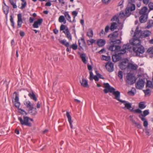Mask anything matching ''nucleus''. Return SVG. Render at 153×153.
<instances>
[{
  "label": "nucleus",
  "mask_w": 153,
  "mask_h": 153,
  "mask_svg": "<svg viewBox=\"0 0 153 153\" xmlns=\"http://www.w3.org/2000/svg\"><path fill=\"white\" fill-rule=\"evenodd\" d=\"M66 115L68 119V120L69 122L70 126L71 128H73V127L72 125V122L71 120V116L70 115L68 111L66 112Z\"/></svg>",
  "instance_id": "nucleus-23"
},
{
  "label": "nucleus",
  "mask_w": 153,
  "mask_h": 153,
  "mask_svg": "<svg viewBox=\"0 0 153 153\" xmlns=\"http://www.w3.org/2000/svg\"><path fill=\"white\" fill-rule=\"evenodd\" d=\"M19 34L20 36L22 37H24L25 35V33L22 30L20 31Z\"/></svg>",
  "instance_id": "nucleus-58"
},
{
  "label": "nucleus",
  "mask_w": 153,
  "mask_h": 153,
  "mask_svg": "<svg viewBox=\"0 0 153 153\" xmlns=\"http://www.w3.org/2000/svg\"><path fill=\"white\" fill-rule=\"evenodd\" d=\"M136 79L133 74L128 73L126 77V82L129 85H132L134 83Z\"/></svg>",
  "instance_id": "nucleus-6"
},
{
  "label": "nucleus",
  "mask_w": 153,
  "mask_h": 153,
  "mask_svg": "<svg viewBox=\"0 0 153 153\" xmlns=\"http://www.w3.org/2000/svg\"><path fill=\"white\" fill-rule=\"evenodd\" d=\"M87 35L89 38L92 37L93 35V31L91 28H89L87 32Z\"/></svg>",
  "instance_id": "nucleus-34"
},
{
  "label": "nucleus",
  "mask_w": 153,
  "mask_h": 153,
  "mask_svg": "<svg viewBox=\"0 0 153 153\" xmlns=\"http://www.w3.org/2000/svg\"><path fill=\"white\" fill-rule=\"evenodd\" d=\"M117 26V24L116 22H113L111 23L110 29L111 31H113L116 29Z\"/></svg>",
  "instance_id": "nucleus-26"
},
{
  "label": "nucleus",
  "mask_w": 153,
  "mask_h": 153,
  "mask_svg": "<svg viewBox=\"0 0 153 153\" xmlns=\"http://www.w3.org/2000/svg\"><path fill=\"white\" fill-rule=\"evenodd\" d=\"M146 87L149 88L153 87V85L152 82L150 81L147 80L146 83Z\"/></svg>",
  "instance_id": "nucleus-39"
},
{
  "label": "nucleus",
  "mask_w": 153,
  "mask_h": 153,
  "mask_svg": "<svg viewBox=\"0 0 153 153\" xmlns=\"http://www.w3.org/2000/svg\"><path fill=\"white\" fill-rule=\"evenodd\" d=\"M149 113V110H144L143 111V117H145L147 115H148Z\"/></svg>",
  "instance_id": "nucleus-46"
},
{
  "label": "nucleus",
  "mask_w": 153,
  "mask_h": 153,
  "mask_svg": "<svg viewBox=\"0 0 153 153\" xmlns=\"http://www.w3.org/2000/svg\"><path fill=\"white\" fill-rule=\"evenodd\" d=\"M142 31L141 30H139L138 27H137L136 29L134 35V38L139 39L140 38H142Z\"/></svg>",
  "instance_id": "nucleus-9"
},
{
  "label": "nucleus",
  "mask_w": 153,
  "mask_h": 153,
  "mask_svg": "<svg viewBox=\"0 0 153 153\" xmlns=\"http://www.w3.org/2000/svg\"><path fill=\"white\" fill-rule=\"evenodd\" d=\"M145 95H150V91L149 89H147L146 90H143Z\"/></svg>",
  "instance_id": "nucleus-44"
},
{
  "label": "nucleus",
  "mask_w": 153,
  "mask_h": 153,
  "mask_svg": "<svg viewBox=\"0 0 153 153\" xmlns=\"http://www.w3.org/2000/svg\"><path fill=\"white\" fill-rule=\"evenodd\" d=\"M138 67V66L136 64H134L131 63H128V69L131 71L136 70Z\"/></svg>",
  "instance_id": "nucleus-17"
},
{
  "label": "nucleus",
  "mask_w": 153,
  "mask_h": 153,
  "mask_svg": "<svg viewBox=\"0 0 153 153\" xmlns=\"http://www.w3.org/2000/svg\"><path fill=\"white\" fill-rule=\"evenodd\" d=\"M34 19L32 17H30L29 18V21L30 23H32L34 21Z\"/></svg>",
  "instance_id": "nucleus-62"
},
{
  "label": "nucleus",
  "mask_w": 153,
  "mask_h": 153,
  "mask_svg": "<svg viewBox=\"0 0 153 153\" xmlns=\"http://www.w3.org/2000/svg\"><path fill=\"white\" fill-rule=\"evenodd\" d=\"M24 104L28 108V111L29 114L33 115H35L36 114V108H34L33 105L30 101L26 100L24 101Z\"/></svg>",
  "instance_id": "nucleus-3"
},
{
  "label": "nucleus",
  "mask_w": 153,
  "mask_h": 153,
  "mask_svg": "<svg viewBox=\"0 0 153 153\" xmlns=\"http://www.w3.org/2000/svg\"><path fill=\"white\" fill-rule=\"evenodd\" d=\"M102 60L109 61L111 60V57L110 56H106L105 55H102Z\"/></svg>",
  "instance_id": "nucleus-40"
},
{
  "label": "nucleus",
  "mask_w": 153,
  "mask_h": 153,
  "mask_svg": "<svg viewBox=\"0 0 153 153\" xmlns=\"http://www.w3.org/2000/svg\"><path fill=\"white\" fill-rule=\"evenodd\" d=\"M110 28L108 25H107L105 27V31L106 33H107L108 32L109 29Z\"/></svg>",
  "instance_id": "nucleus-52"
},
{
  "label": "nucleus",
  "mask_w": 153,
  "mask_h": 153,
  "mask_svg": "<svg viewBox=\"0 0 153 153\" xmlns=\"http://www.w3.org/2000/svg\"><path fill=\"white\" fill-rule=\"evenodd\" d=\"M59 3L62 4V5L63 6L65 4V2L63 0H58Z\"/></svg>",
  "instance_id": "nucleus-64"
},
{
  "label": "nucleus",
  "mask_w": 153,
  "mask_h": 153,
  "mask_svg": "<svg viewBox=\"0 0 153 153\" xmlns=\"http://www.w3.org/2000/svg\"><path fill=\"white\" fill-rule=\"evenodd\" d=\"M144 81L142 79H139L136 82L135 86L137 89H141L144 86Z\"/></svg>",
  "instance_id": "nucleus-11"
},
{
  "label": "nucleus",
  "mask_w": 153,
  "mask_h": 153,
  "mask_svg": "<svg viewBox=\"0 0 153 153\" xmlns=\"http://www.w3.org/2000/svg\"><path fill=\"white\" fill-rule=\"evenodd\" d=\"M128 93L129 95L131 96H133L134 95V92L132 91H128Z\"/></svg>",
  "instance_id": "nucleus-57"
},
{
  "label": "nucleus",
  "mask_w": 153,
  "mask_h": 153,
  "mask_svg": "<svg viewBox=\"0 0 153 153\" xmlns=\"http://www.w3.org/2000/svg\"><path fill=\"white\" fill-rule=\"evenodd\" d=\"M118 36V33H117V31H116L114 32L113 33L109 35L108 37L110 38V41H111L112 40L115 39Z\"/></svg>",
  "instance_id": "nucleus-16"
},
{
  "label": "nucleus",
  "mask_w": 153,
  "mask_h": 153,
  "mask_svg": "<svg viewBox=\"0 0 153 153\" xmlns=\"http://www.w3.org/2000/svg\"><path fill=\"white\" fill-rule=\"evenodd\" d=\"M148 14H144L141 15L139 18V21L140 23L146 22L147 20Z\"/></svg>",
  "instance_id": "nucleus-15"
},
{
  "label": "nucleus",
  "mask_w": 153,
  "mask_h": 153,
  "mask_svg": "<svg viewBox=\"0 0 153 153\" xmlns=\"http://www.w3.org/2000/svg\"><path fill=\"white\" fill-rule=\"evenodd\" d=\"M18 21H17V26L18 28H20L22 26V25L23 22L22 19V15L20 13L18 14L17 15Z\"/></svg>",
  "instance_id": "nucleus-18"
},
{
  "label": "nucleus",
  "mask_w": 153,
  "mask_h": 153,
  "mask_svg": "<svg viewBox=\"0 0 153 153\" xmlns=\"http://www.w3.org/2000/svg\"><path fill=\"white\" fill-rule=\"evenodd\" d=\"M148 53L150 54H153V47H151L148 49L147 51Z\"/></svg>",
  "instance_id": "nucleus-48"
},
{
  "label": "nucleus",
  "mask_w": 153,
  "mask_h": 153,
  "mask_svg": "<svg viewBox=\"0 0 153 153\" xmlns=\"http://www.w3.org/2000/svg\"><path fill=\"white\" fill-rule=\"evenodd\" d=\"M121 42V41L119 39H116L115 40H113L111 41L110 42V43L111 44H113L114 45H117L120 44Z\"/></svg>",
  "instance_id": "nucleus-35"
},
{
  "label": "nucleus",
  "mask_w": 153,
  "mask_h": 153,
  "mask_svg": "<svg viewBox=\"0 0 153 153\" xmlns=\"http://www.w3.org/2000/svg\"><path fill=\"white\" fill-rule=\"evenodd\" d=\"M80 57L84 63L86 64L87 63V61L86 59V55L85 53H81L80 55Z\"/></svg>",
  "instance_id": "nucleus-31"
},
{
  "label": "nucleus",
  "mask_w": 153,
  "mask_h": 153,
  "mask_svg": "<svg viewBox=\"0 0 153 153\" xmlns=\"http://www.w3.org/2000/svg\"><path fill=\"white\" fill-rule=\"evenodd\" d=\"M152 27H153V20H149L147 23L146 28L149 29Z\"/></svg>",
  "instance_id": "nucleus-37"
},
{
  "label": "nucleus",
  "mask_w": 153,
  "mask_h": 153,
  "mask_svg": "<svg viewBox=\"0 0 153 153\" xmlns=\"http://www.w3.org/2000/svg\"><path fill=\"white\" fill-rule=\"evenodd\" d=\"M134 111L135 113L141 114L142 112V111L139 108L135 109Z\"/></svg>",
  "instance_id": "nucleus-50"
},
{
  "label": "nucleus",
  "mask_w": 153,
  "mask_h": 153,
  "mask_svg": "<svg viewBox=\"0 0 153 153\" xmlns=\"http://www.w3.org/2000/svg\"><path fill=\"white\" fill-rule=\"evenodd\" d=\"M123 72L120 71H119L118 74V76L120 78L121 81V80H123Z\"/></svg>",
  "instance_id": "nucleus-42"
},
{
  "label": "nucleus",
  "mask_w": 153,
  "mask_h": 153,
  "mask_svg": "<svg viewBox=\"0 0 153 153\" xmlns=\"http://www.w3.org/2000/svg\"><path fill=\"white\" fill-rule=\"evenodd\" d=\"M3 8L4 12L5 14L6 17H7V15L9 12V8L5 4H4V6H3Z\"/></svg>",
  "instance_id": "nucleus-28"
},
{
  "label": "nucleus",
  "mask_w": 153,
  "mask_h": 153,
  "mask_svg": "<svg viewBox=\"0 0 153 153\" xmlns=\"http://www.w3.org/2000/svg\"><path fill=\"white\" fill-rule=\"evenodd\" d=\"M59 42L60 43L65 45L67 47H68L69 46V43L68 42H66V41L65 40H59Z\"/></svg>",
  "instance_id": "nucleus-33"
},
{
  "label": "nucleus",
  "mask_w": 153,
  "mask_h": 153,
  "mask_svg": "<svg viewBox=\"0 0 153 153\" xmlns=\"http://www.w3.org/2000/svg\"><path fill=\"white\" fill-rule=\"evenodd\" d=\"M143 126L145 127H147L148 125V123L147 121L146 120H145L143 122Z\"/></svg>",
  "instance_id": "nucleus-60"
},
{
  "label": "nucleus",
  "mask_w": 153,
  "mask_h": 153,
  "mask_svg": "<svg viewBox=\"0 0 153 153\" xmlns=\"http://www.w3.org/2000/svg\"><path fill=\"white\" fill-rule=\"evenodd\" d=\"M128 60L126 61L124 60L121 62L119 65V66L120 68L122 70L126 69V68H128Z\"/></svg>",
  "instance_id": "nucleus-14"
},
{
  "label": "nucleus",
  "mask_w": 153,
  "mask_h": 153,
  "mask_svg": "<svg viewBox=\"0 0 153 153\" xmlns=\"http://www.w3.org/2000/svg\"><path fill=\"white\" fill-rule=\"evenodd\" d=\"M63 32L65 34L67 37L68 39L70 40H71V36L68 27L65 29V31H63Z\"/></svg>",
  "instance_id": "nucleus-21"
},
{
  "label": "nucleus",
  "mask_w": 153,
  "mask_h": 153,
  "mask_svg": "<svg viewBox=\"0 0 153 153\" xmlns=\"http://www.w3.org/2000/svg\"><path fill=\"white\" fill-rule=\"evenodd\" d=\"M13 95H15V98L14 99V101H13V102H14L15 106L16 108H19L20 106V103L19 102L18 94L16 92H14Z\"/></svg>",
  "instance_id": "nucleus-10"
},
{
  "label": "nucleus",
  "mask_w": 153,
  "mask_h": 153,
  "mask_svg": "<svg viewBox=\"0 0 153 153\" xmlns=\"http://www.w3.org/2000/svg\"><path fill=\"white\" fill-rule=\"evenodd\" d=\"M148 6L150 8V10H153V3L152 2L150 3L149 5Z\"/></svg>",
  "instance_id": "nucleus-54"
},
{
  "label": "nucleus",
  "mask_w": 153,
  "mask_h": 153,
  "mask_svg": "<svg viewBox=\"0 0 153 153\" xmlns=\"http://www.w3.org/2000/svg\"><path fill=\"white\" fill-rule=\"evenodd\" d=\"M105 89L103 91L105 93L107 94L108 92L113 93V94L115 96L114 99L118 100L122 103H125L126 102V101L122 100L120 99V93L118 91H115V89L113 87H111L109 84L108 83H104L103 84Z\"/></svg>",
  "instance_id": "nucleus-1"
},
{
  "label": "nucleus",
  "mask_w": 153,
  "mask_h": 153,
  "mask_svg": "<svg viewBox=\"0 0 153 153\" xmlns=\"http://www.w3.org/2000/svg\"><path fill=\"white\" fill-rule=\"evenodd\" d=\"M22 1V6L20 8L21 9H23L26 7L27 5V3L25 0Z\"/></svg>",
  "instance_id": "nucleus-41"
},
{
  "label": "nucleus",
  "mask_w": 153,
  "mask_h": 153,
  "mask_svg": "<svg viewBox=\"0 0 153 153\" xmlns=\"http://www.w3.org/2000/svg\"><path fill=\"white\" fill-rule=\"evenodd\" d=\"M70 48H72L74 50H76L77 48V46L76 44H73L70 47Z\"/></svg>",
  "instance_id": "nucleus-49"
},
{
  "label": "nucleus",
  "mask_w": 153,
  "mask_h": 153,
  "mask_svg": "<svg viewBox=\"0 0 153 153\" xmlns=\"http://www.w3.org/2000/svg\"><path fill=\"white\" fill-rule=\"evenodd\" d=\"M139 107L141 109L145 108L146 105L145 104V102H140L139 104Z\"/></svg>",
  "instance_id": "nucleus-36"
},
{
  "label": "nucleus",
  "mask_w": 153,
  "mask_h": 153,
  "mask_svg": "<svg viewBox=\"0 0 153 153\" xmlns=\"http://www.w3.org/2000/svg\"><path fill=\"white\" fill-rule=\"evenodd\" d=\"M148 8L146 7H144L139 11V13L140 15H143L144 14H148L147 13V11Z\"/></svg>",
  "instance_id": "nucleus-25"
},
{
  "label": "nucleus",
  "mask_w": 153,
  "mask_h": 153,
  "mask_svg": "<svg viewBox=\"0 0 153 153\" xmlns=\"http://www.w3.org/2000/svg\"><path fill=\"white\" fill-rule=\"evenodd\" d=\"M111 21H116L117 22H119V19H118V18L117 16H113V18L111 19Z\"/></svg>",
  "instance_id": "nucleus-47"
},
{
  "label": "nucleus",
  "mask_w": 153,
  "mask_h": 153,
  "mask_svg": "<svg viewBox=\"0 0 153 153\" xmlns=\"http://www.w3.org/2000/svg\"><path fill=\"white\" fill-rule=\"evenodd\" d=\"M111 0H102V2L103 3L105 4H108L109 2Z\"/></svg>",
  "instance_id": "nucleus-61"
},
{
  "label": "nucleus",
  "mask_w": 153,
  "mask_h": 153,
  "mask_svg": "<svg viewBox=\"0 0 153 153\" xmlns=\"http://www.w3.org/2000/svg\"><path fill=\"white\" fill-rule=\"evenodd\" d=\"M129 42L130 44L134 46V47L141 45V41L139 39L133 38V39L130 40Z\"/></svg>",
  "instance_id": "nucleus-8"
},
{
  "label": "nucleus",
  "mask_w": 153,
  "mask_h": 153,
  "mask_svg": "<svg viewBox=\"0 0 153 153\" xmlns=\"http://www.w3.org/2000/svg\"><path fill=\"white\" fill-rule=\"evenodd\" d=\"M10 21L11 23V25L13 27V28H14V23L13 22V18L12 17V15L10 16Z\"/></svg>",
  "instance_id": "nucleus-45"
},
{
  "label": "nucleus",
  "mask_w": 153,
  "mask_h": 153,
  "mask_svg": "<svg viewBox=\"0 0 153 153\" xmlns=\"http://www.w3.org/2000/svg\"><path fill=\"white\" fill-rule=\"evenodd\" d=\"M126 16L127 17L125 14H124V13L123 12H120V18H123L125 17V16Z\"/></svg>",
  "instance_id": "nucleus-51"
},
{
  "label": "nucleus",
  "mask_w": 153,
  "mask_h": 153,
  "mask_svg": "<svg viewBox=\"0 0 153 153\" xmlns=\"http://www.w3.org/2000/svg\"><path fill=\"white\" fill-rule=\"evenodd\" d=\"M139 117L141 119V120L143 122H144L145 120H146L144 118L145 117H143V114H142L139 115Z\"/></svg>",
  "instance_id": "nucleus-53"
},
{
  "label": "nucleus",
  "mask_w": 153,
  "mask_h": 153,
  "mask_svg": "<svg viewBox=\"0 0 153 153\" xmlns=\"http://www.w3.org/2000/svg\"><path fill=\"white\" fill-rule=\"evenodd\" d=\"M135 9V5L132 3H128L125 10V13L127 17L131 14V12L134 10Z\"/></svg>",
  "instance_id": "nucleus-5"
},
{
  "label": "nucleus",
  "mask_w": 153,
  "mask_h": 153,
  "mask_svg": "<svg viewBox=\"0 0 153 153\" xmlns=\"http://www.w3.org/2000/svg\"><path fill=\"white\" fill-rule=\"evenodd\" d=\"M64 15V17H65L68 21L70 22H72V21L71 20V17L69 14V12L68 11H66L63 13Z\"/></svg>",
  "instance_id": "nucleus-24"
},
{
  "label": "nucleus",
  "mask_w": 153,
  "mask_h": 153,
  "mask_svg": "<svg viewBox=\"0 0 153 153\" xmlns=\"http://www.w3.org/2000/svg\"><path fill=\"white\" fill-rule=\"evenodd\" d=\"M60 23L63 22L64 24H65L66 23V20L65 19L64 16H60L58 19Z\"/></svg>",
  "instance_id": "nucleus-30"
},
{
  "label": "nucleus",
  "mask_w": 153,
  "mask_h": 153,
  "mask_svg": "<svg viewBox=\"0 0 153 153\" xmlns=\"http://www.w3.org/2000/svg\"><path fill=\"white\" fill-rule=\"evenodd\" d=\"M80 83L81 84V85L82 86L84 87H88L89 86L88 84V82L87 81L84 79V78H82V80H80Z\"/></svg>",
  "instance_id": "nucleus-19"
},
{
  "label": "nucleus",
  "mask_w": 153,
  "mask_h": 153,
  "mask_svg": "<svg viewBox=\"0 0 153 153\" xmlns=\"http://www.w3.org/2000/svg\"><path fill=\"white\" fill-rule=\"evenodd\" d=\"M93 74L92 71L90 72V76H89V79L90 80H92L93 79Z\"/></svg>",
  "instance_id": "nucleus-56"
},
{
  "label": "nucleus",
  "mask_w": 153,
  "mask_h": 153,
  "mask_svg": "<svg viewBox=\"0 0 153 153\" xmlns=\"http://www.w3.org/2000/svg\"><path fill=\"white\" fill-rule=\"evenodd\" d=\"M151 33L149 30L142 31V38L143 37H146L149 36L151 34Z\"/></svg>",
  "instance_id": "nucleus-27"
},
{
  "label": "nucleus",
  "mask_w": 153,
  "mask_h": 153,
  "mask_svg": "<svg viewBox=\"0 0 153 153\" xmlns=\"http://www.w3.org/2000/svg\"><path fill=\"white\" fill-rule=\"evenodd\" d=\"M119 54H115L112 56V59L113 62H116L120 60L121 57Z\"/></svg>",
  "instance_id": "nucleus-20"
},
{
  "label": "nucleus",
  "mask_w": 153,
  "mask_h": 153,
  "mask_svg": "<svg viewBox=\"0 0 153 153\" xmlns=\"http://www.w3.org/2000/svg\"><path fill=\"white\" fill-rule=\"evenodd\" d=\"M95 42V40L93 39H91L90 40H88L87 43L88 45H90L91 44L92 45Z\"/></svg>",
  "instance_id": "nucleus-43"
},
{
  "label": "nucleus",
  "mask_w": 153,
  "mask_h": 153,
  "mask_svg": "<svg viewBox=\"0 0 153 153\" xmlns=\"http://www.w3.org/2000/svg\"><path fill=\"white\" fill-rule=\"evenodd\" d=\"M97 75L100 79H104V77H103V76L101 74H100L98 73H96Z\"/></svg>",
  "instance_id": "nucleus-63"
},
{
  "label": "nucleus",
  "mask_w": 153,
  "mask_h": 153,
  "mask_svg": "<svg viewBox=\"0 0 153 153\" xmlns=\"http://www.w3.org/2000/svg\"><path fill=\"white\" fill-rule=\"evenodd\" d=\"M107 70L109 72L114 71V64L111 62H108L106 63L105 65Z\"/></svg>",
  "instance_id": "nucleus-12"
},
{
  "label": "nucleus",
  "mask_w": 153,
  "mask_h": 153,
  "mask_svg": "<svg viewBox=\"0 0 153 153\" xmlns=\"http://www.w3.org/2000/svg\"><path fill=\"white\" fill-rule=\"evenodd\" d=\"M65 26V25H62L60 28V30H63L64 31V30H65L66 29Z\"/></svg>",
  "instance_id": "nucleus-55"
},
{
  "label": "nucleus",
  "mask_w": 153,
  "mask_h": 153,
  "mask_svg": "<svg viewBox=\"0 0 153 153\" xmlns=\"http://www.w3.org/2000/svg\"><path fill=\"white\" fill-rule=\"evenodd\" d=\"M126 102L124 103L125 105V107L123 108L124 109H125L126 108L128 109H130L131 108V104L129 102H128L126 101Z\"/></svg>",
  "instance_id": "nucleus-32"
},
{
  "label": "nucleus",
  "mask_w": 153,
  "mask_h": 153,
  "mask_svg": "<svg viewBox=\"0 0 153 153\" xmlns=\"http://www.w3.org/2000/svg\"><path fill=\"white\" fill-rule=\"evenodd\" d=\"M18 120L22 125H25L29 127L32 126V124L29 122V120H30L32 121H33V120L28 117L24 116L23 119L21 117H19Z\"/></svg>",
  "instance_id": "nucleus-4"
},
{
  "label": "nucleus",
  "mask_w": 153,
  "mask_h": 153,
  "mask_svg": "<svg viewBox=\"0 0 153 153\" xmlns=\"http://www.w3.org/2000/svg\"><path fill=\"white\" fill-rule=\"evenodd\" d=\"M43 19H39L34 22L33 25V27L34 28H38L41 25Z\"/></svg>",
  "instance_id": "nucleus-13"
},
{
  "label": "nucleus",
  "mask_w": 153,
  "mask_h": 153,
  "mask_svg": "<svg viewBox=\"0 0 153 153\" xmlns=\"http://www.w3.org/2000/svg\"><path fill=\"white\" fill-rule=\"evenodd\" d=\"M133 50L137 56H140V54L143 53L145 51L144 48L142 45L134 47Z\"/></svg>",
  "instance_id": "nucleus-7"
},
{
  "label": "nucleus",
  "mask_w": 153,
  "mask_h": 153,
  "mask_svg": "<svg viewBox=\"0 0 153 153\" xmlns=\"http://www.w3.org/2000/svg\"><path fill=\"white\" fill-rule=\"evenodd\" d=\"M28 96L31 99H32L35 101H36L37 99L34 93L32 92L31 93H29L28 94Z\"/></svg>",
  "instance_id": "nucleus-29"
},
{
  "label": "nucleus",
  "mask_w": 153,
  "mask_h": 153,
  "mask_svg": "<svg viewBox=\"0 0 153 153\" xmlns=\"http://www.w3.org/2000/svg\"><path fill=\"white\" fill-rule=\"evenodd\" d=\"M129 46L130 45L128 43L126 45H124L123 46V49L121 50V47L120 46L112 44L109 46L108 49L111 51H114L115 53L119 52L118 54H124L126 52V50L130 48Z\"/></svg>",
  "instance_id": "nucleus-2"
},
{
  "label": "nucleus",
  "mask_w": 153,
  "mask_h": 153,
  "mask_svg": "<svg viewBox=\"0 0 153 153\" xmlns=\"http://www.w3.org/2000/svg\"><path fill=\"white\" fill-rule=\"evenodd\" d=\"M77 12L76 11H73L72 13V14L73 16H77Z\"/></svg>",
  "instance_id": "nucleus-59"
},
{
  "label": "nucleus",
  "mask_w": 153,
  "mask_h": 153,
  "mask_svg": "<svg viewBox=\"0 0 153 153\" xmlns=\"http://www.w3.org/2000/svg\"><path fill=\"white\" fill-rule=\"evenodd\" d=\"M106 42L105 39H100L97 41V44L99 47H102L104 45Z\"/></svg>",
  "instance_id": "nucleus-22"
},
{
  "label": "nucleus",
  "mask_w": 153,
  "mask_h": 153,
  "mask_svg": "<svg viewBox=\"0 0 153 153\" xmlns=\"http://www.w3.org/2000/svg\"><path fill=\"white\" fill-rule=\"evenodd\" d=\"M9 1L14 8H16L17 6L16 4V1L15 0H9Z\"/></svg>",
  "instance_id": "nucleus-38"
}]
</instances>
